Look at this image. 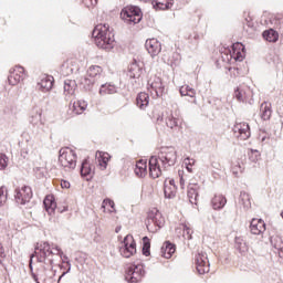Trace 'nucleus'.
<instances>
[{"label": "nucleus", "mask_w": 283, "mask_h": 283, "mask_svg": "<svg viewBox=\"0 0 283 283\" xmlns=\"http://www.w3.org/2000/svg\"><path fill=\"white\" fill-rule=\"evenodd\" d=\"M211 203H212V209L214 210L224 209V206L227 205V197L222 195H216L212 198Z\"/></svg>", "instance_id": "obj_27"}, {"label": "nucleus", "mask_w": 283, "mask_h": 283, "mask_svg": "<svg viewBox=\"0 0 283 283\" xmlns=\"http://www.w3.org/2000/svg\"><path fill=\"white\" fill-rule=\"evenodd\" d=\"M262 35L269 43H275L277 42V39H280V34L273 29L265 30Z\"/></svg>", "instance_id": "obj_34"}, {"label": "nucleus", "mask_w": 283, "mask_h": 283, "mask_svg": "<svg viewBox=\"0 0 283 283\" xmlns=\"http://www.w3.org/2000/svg\"><path fill=\"white\" fill-rule=\"evenodd\" d=\"M272 63H274V65H280V63H282V61L280 60V56H277V55H274L273 57H272Z\"/></svg>", "instance_id": "obj_57"}, {"label": "nucleus", "mask_w": 283, "mask_h": 283, "mask_svg": "<svg viewBox=\"0 0 283 283\" xmlns=\"http://www.w3.org/2000/svg\"><path fill=\"white\" fill-rule=\"evenodd\" d=\"M143 75V66H139L138 62H134L128 67L127 76L129 78H140Z\"/></svg>", "instance_id": "obj_24"}, {"label": "nucleus", "mask_w": 283, "mask_h": 283, "mask_svg": "<svg viewBox=\"0 0 283 283\" xmlns=\"http://www.w3.org/2000/svg\"><path fill=\"white\" fill-rule=\"evenodd\" d=\"M182 229L185 240H191V235H193V230H191V228H189L187 224H182Z\"/></svg>", "instance_id": "obj_48"}, {"label": "nucleus", "mask_w": 283, "mask_h": 283, "mask_svg": "<svg viewBox=\"0 0 283 283\" xmlns=\"http://www.w3.org/2000/svg\"><path fill=\"white\" fill-rule=\"evenodd\" d=\"M197 272L199 275H205V273H209V259L207 253L200 252L195 258Z\"/></svg>", "instance_id": "obj_14"}, {"label": "nucleus", "mask_w": 283, "mask_h": 283, "mask_svg": "<svg viewBox=\"0 0 283 283\" xmlns=\"http://www.w3.org/2000/svg\"><path fill=\"white\" fill-rule=\"evenodd\" d=\"M118 92V87L112 83L102 84L99 87V95L106 96V94H116Z\"/></svg>", "instance_id": "obj_29"}, {"label": "nucleus", "mask_w": 283, "mask_h": 283, "mask_svg": "<svg viewBox=\"0 0 283 283\" xmlns=\"http://www.w3.org/2000/svg\"><path fill=\"white\" fill-rule=\"evenodd\" d=\"M120 19L126 23H140L143 21V11L136 6L125 7L120 12Z\"/></svg>", "instance_id": "obj_7"}, {"label": "nucleus", "mask_w": 283, "mask_h": 283, "mask_svg": "<svg viewBox=\"0 0 283 283\" xmlns=\"http://www.w3.org/2000/svg\"><path fill=\"white\" fill-rule=\"evenodd\" d=\"M92 36L94 38L95 45L101 50H114V45H116L114 30L109 28V24H97L92 32Z\"/></svg>", "instance_id": "obj_3"}, {"label": "nucleus", "mask_w": 283, "mask_h": 283, "mask_svg": "<svg viewBox=\"0 0 283 283\" xmlns=\"http://www.w3.org/2000/svg\"><path fill=\"white\" fill-rule=\"evenodd\" d=\"M135 174L138 178H145L147 176V163L139 160L135 166Z\"/></svg>", "instance_id": "obj_35"}, {"label": "nucleus", "mask_w": 283, "mask_h": 283, "mask_svg": "<svg viewBox=\"0 0 283 283\" xmlns=\"http://www.w3.org/2000/svg\"><path fill=\"white\" fill-rule=\"evenodd\" d=\"M74 92H76V81L65 80L64 81V94H65V96H73Z\"/></svg>", "instance_id": "obj_32"}, {"label": "nucleus", "mask_w": 283, "mask_h": 283, "mask_svg": "<svg viewBox=\"0 0 283 283\" xmlns=\"http://www.w3.org/2000/svg\"><path fill=\"white\" fill-rule=\"evenodd\" d=\"M165 2L161 1H156L154 4V8L156 10H169L170 8L174 7V0H164Z\"/></svg>", "instance_id": "obj_40"}, {"label": "nucleus", "mask_w": 283, "mask_h": 283, "mask_svg": "<svg viewBox=\"0 0 283 283\" xmlns=\"http://www.w3.org/2000/svg\"><path fill=\"white\" fill-rule=\"evenodd\" d=\"M81 176H92V166L87 159H84L81 165Z\"/></svg>", "instance_id": "obj_43"}, {"label": "nucleus", "mask_w": 283, "mask_h": 283, "mask_svg": "<svg viewBox=\"0 0 283 283\" xmlns=\"http://www.w3.org/2000/svg\"><path fill=\"white\" fill-rule=\"evenodd\" d=\"M101 74H103V69L98 65H92L91 67H88L86 76L98 81L101 78Z\"/></svg>", "instance_id": "obj_33"}, {"label": "nucleus", "mask_w": 283, "mask_h": 283, "mask_svg": "<svg viewBox=\"0 0 283 283\" xmlns=\"http://www.w3.org/2000/svg\"><path fill=\"white\" fill-rule=\"evenodd\" d=\"M2 258H6V249L0 243V260H2Z\"/></svg>", "instance_id": "obj_60"}, {"label": "nucleus", "mask_w": 283, "mask_h": 283, "mask_svg": "<svg viewBox=\"0 0 283 283\" xmlns=\"http://www.w3.org/2000/svg\"><path fill=\"white\" fill-rule=\"evenodd\" d=\"M146 227L150 233H156V231L165 227V217H163V213H160L158 210L148 212Z\"/></svg>", "instance_id": "obj_8"}, {"label": "nucleus", "mask_w": 283, "mask_h": 283, "mask_svg": "<svg viewBox=\"0 0 283 283\" xmlns=\"http://www.w3.org/2000/svg\"><path fill=\"white\" fill-rule=\"evenodd\" d=\"M8 81L9 85H19V83L25 81V69H23V66H15L10 71Z\"/></svg>", "instance_id": "obj_12"}, {"label": "nucleus", "mask_w": 283, "mask_h": 283, "mask_svg": "<svg viewBox=\"0 0 283 283\" xmlns=\"http://www.w3.org/2000/svg\"><path fill=\"white\" fill-rule=\"evenodd\" d=\"M103 205H106V207H111V209H114V207H116L114 200L112 199H104Z\"/></svg>", "instance_id": "obj_56"}, {"label": "nucleus", "mask_w": 283, "mask_h": 283, "mask_svg": "<svg viewBox=\"0 0 283 283\" xmlns=\"http://www.w3.org/2000/svg\"><path fill=\"white\" fill-rule=\"evenodd\" d=\"M240 171H242V167L240 166V164H235L234 166H232V174L234 176H238V174H240Z\"/></svg>", "instance_id": "obj_55"}, {"label": "nucleus", "mask_w": 283, "mask_h": 283, "mask_svg": "<svg viewBox=\"0 0 283 283\" xmlns=\"http://www.w3.org/2000/svg\"><path fill=\"white\" fill-rule=\"evenodd\" d=\"M179 93L181 96H190V98H196V90H193L189 85H184L179 88Z\"/></svg>", "instance_id": "obj_41"}, {"label": "nucleus", "mask_w": 283, "mask_h": 283, "mask_svg": "<svg viewBox=\"0 0 283 283\" xmlns=\"http://www.w3.org/2000/svg\"><path fill=\"white\" fill-rule=\"evenodd\" d=\"M38 90L41 92H50L54 87V77L52 75H44L41 77V81L38 82Z\"/></svg>", "instance_id": "obj_20"}, {"label": "nucleus", "mask_w": 283, "mask_h": 283, "mask_svg": "<svg viewBox=\"0 0 283 283\" xmlns=\"http://www.w3.org/2000/svg\"><path fill=\"white\" fill-rule=\"evenodd\" d=\"M157 123H163V116L159 115V116L157 117Z\"/></svg>", "instance_id": "obj_64"}, {"label": "nucleus", "mask_w": 283, "mask_h": 283, "mask_svg": "<svg viewBox=\"0 0 283 283\" xmlns=\"http://www.w3.org/2000/svg\"><path fill=\"white\" fill-rule=\"evenodd\" d=\"M43 111L40 107H34L31 111V115L29 117V122L33 127L41 128L43 127V119L41 118Z\"/></svg>", "instance_id": "obj_19"}, {"label": "nucleus", "mask_w": 283, "mask_h": 283, "mask_svg": "<svg viewBox=\"0 0 283 283\" xmlns=\"http://www.w3.org/2000/svg\"><path fill=\"white\" fill-rule=\"evenodd\" d=\"M34 258H36V250H34V253H32L30 255L29 269L31 271V275H32V273H34V266H32V262H33Z\"/></svg>", "instance_id": "obj_54"}, {"label": "nucleus", "mask_w": 283, "mask_h": 283, "mask_svg": "<svg viewBox=\"0 0 283 283\" xmlns=\"http://www.w3.org/2000/svg\"><path fill=\"white\" fill-rule=\"evenodd\" d=\"M266 231V223L262 219H252L250 222V232L253 235H261Z\"/></svg>", "instance_id": "obj_18"}, {"label": "nucleus", "mask_w": 283, "mask_h": 283, "mask_svg": "<svg viewBox=\"0 0 283 283\" xmlns=\"http://www.w3.org/2000/svg\"><path fill=\"white\" fill-rule=\"evenodd\" d=\"M150 249H151V242L149 241V237H144L143 249H142L143 255H145L146 258H149V255H151Z\"/></svg>", "instance_id": "obj_42"}, {"label": "nucleus", "mask_w": 283, "mask_h": 283, "mask_svg": "<svg viewBox=\"0 0 283 283\" xmlns=\"http://www.w3.org/2000/svg\"><path fill=\"white\" fill-rule=\"evenodd\" d=\"M161 256L169 260L174 253H176V245L169 241H166L161 247Z\"/></svg>", "instance_id": "obj_23"}, {"label": "nucleus", "mask_w": 283, "mask_h": 283, "mask_svg": "<svg viewBox=\"0 0 283 283\" xmlns=\"http://www.w3.org/2000/svg\"><path fill=\"white\" fill-rule=\"evenodd\" d=\"M189 41L193 43L195 45L198 43V40L200 39V35L197 32H193L189 35Z\"/></svg>", "instance_id": "obj_53"}, {"label": "nucleus", "mask_w": 283, "mask_h": 283, "mask_svg": "<svg viewBox=\"0 0 283 283\" xmlns=\"http://www.w3.org/2000/svg\"><path fill=\"white\" fill-rule=\"evenodd\" d=\"M145 48L150 56H158L163 50V45L155 38L146 40Z\"/></svg>", "instance_id": "obj_17"}, {"label": "nucleus", "mask_w": 283, "mask_h": 283, "mask_svg": "<svg viewBox=\"0 0 283 283\" xmlns=\"http://www.w3.org/2000/svg\"><path fill=\"white\" fill-rule=\"evenodd\" d=\"M136 105L139 109H145V107L149 105V94L144 92L139 93L136 97Z\"/></svg>", "instance_id": "obj_30"}, {"label": "nucleus", "mask_w": 283, "mask_h": 283, "mask_svg": "<svg viewBox=\"0 0 283 283\" xmlns=\"http://www.w3.org/2000/svg\"><path fill=\"white\" fill-rule=\"evenodd\" d=\"M6 191V187H0V207H3L8 200V193Z\"/></svg>", "instance_id": "obj_49"}, {"label": "nucleus", "mask_w": 283, "mask_h": 283, "mask_svg": "<svg viewBox=\"0 0 283 283\" xmlns=\"http://www.w3.org/2000/svg\"><path fill=\"white\" fill-rule=\"evenodd\" d=\"M261 112V118L262 120H270L271 115L273 114V111L271 109V104H268L266 102H263L260 106Z\"/></svg>", "instance_id": "obj_31"}, {"label": "nucleus", "mask_w": 283, "mask_h": 283, "mask_svg": "<svg viewBox=\"0 0 283 283\" xmlns=\"http://www.w3.org/2000/svg\"><path fill=\"white\" fill-rule=\"evenodd\" d=\"M232 129L237 134V138H241V140H247L251 137V127L247 122L237 123Z\"/></svg>", "instance_id": "obj_16"}, {"label": "nucleus", "mask_w": 283, "mask_h": 283, "mask_svg": "<svg viewBox=\"0 0 283 283\" xmlns=\"http://www.w3.org/2000/svg\"><path fill=\"white\" fill-rule=\"evenodd\" d=\"M35 258L40 266L36 269V273L32 272V277L34 282L39 283V277L40 280H45L48 271H52V264H54V251H52L50 242L36 243Z\"/></svg>", "instance_id": "obj_2"}, {"label": "nucleus", "mask_w": 283, "mask_h": 283, "mask_svg": "<svg viewBox=\"0 0 283 283\" xmlns=\"http://www.w3.org/2000/svg\"><path fill=\"white\" fill-rule=\"evenodd\" d=\"M76 151L70 148H61L59 163L64 169H76Z\"/></svg>", "instance_id": "obj_6"}, {"label": "nucleus", "mask_w": 283, "mask_h": 283, "mask_svg": "<svg viewBox=\"0 0 283 283\" xmlns=\"http://www.w3.org/2000/svg\"><path fill=\"white\" fill-rule=\"evenodd\" d=\"M87 109V102L84 99H78L73 104L74 114H83Z\"/></svg>", "instance_id": "obj_37"}, {"label": "nucleus", "mask_w": 283, "mask_h": 283, "mask_svg": "<svg viewBox=\"0 0 283 283\" xmlns=\"http://www.w3.org/2000/svg\"><path fill=\"white\" fill-rule=\"evenodd\" d=\"M145 277V265L143 263H132L127 266L125 280L128 283L142 282Z\"/></svg>", "instance_id": "obj_5"}, {"label": "nucleus", "mask_w": 283, "mask_h": 283, "mask_svg": "<svg viewBox=\"0 0 283 283\" xmlns=\"http://www.w3.org/2000/svg\"><path fill=\"white\" fill-rule=\"evenodd\" d=\"M177 187L176 186H164V195L165 198H168L169 200H171V198H176V191H177Z\"/></svg>", "instance_id": "obj_44"}, {"label": "nucleus", "mask_w": 283, "mask_h": 283, "mask_svg": "<svg viewBox=\"0 0 283 283\" xmlns=\"http://www.w3.org/2000/svg\"><path fill=\"white\" fill-rule=\"evenodd\" d=\"M234 249L239 253L242 264H244L247 269H251L253 266V256L249 253V243L244 237L234 238Z\"/></svg>", "instance_id": "obj_4"}, {"label": "nucleus", "mask_w": 283, "mask_h": 283, "mask_svg": "<svg viewBox=\"0 0 283 283\" xmlns=\"http://www.w3.org/2000/svg\"><path fill=\"white\" fill-rule=\"evenodd\" d=\"M180 187H181V189H185V179L181 177L180 178Z\"/></svg>", "instance_id": "obj_63"}, {"label": "nucleus", "mask_w": 283, "mask_h": 283, "mask_svg": "<svg viewBox=\"0 0 283 283\" xmlns=\"http://www.w3.org/2000/svg\"><path fill=\"white\" fill-rule=\"evenodd\" d=\"M232 48H233L232 59H234V61H243L244 56L242 55V52H240V48L241 50H244V45H242V43H237V44H233Z\"/></svg>", "instance_id": "obj_39"}, {"label": "nucleus", "mask_w": 283, "mask_h": 283, "mask_svg": "<svg viewBox=\"0 0 283 283\" xmlns=\"http://www.w3.org/2000/svg\"><path fill=\"white\" fill-rule=\"evenodd\" d=\"M250 160L252 163H258V160H260V151L259 150H251L250 156H249Z\"/></svg>", "instance_id": "obj_50"}, {"label": "nucleus", "mask_w": 283, "mask_h": 283, "mask_svg": "<svg viewBox=\"0 0 283 283\" xmlns=\"http://www.w3.org/2000/svg\"><path fill=\"white\" fill-rule=\"evenodd\" d=\"M8 163H10V158H8L6 154L0 153V171L8 168Z\"/></svg>", "instance_id": "obj_47"}, {"label": "nucleus", "mask_w": 283, "mask_h": 283, "mask_svg": "<svg viewBox=\"0 0 283 283\" xmlns=\"http://www.w3.org/2000/svg\"><path fill=\"white\" fill-rule=\"evenodd\" d=\"M66 269L67 270L60 275L59 282H61V280H63V277H65V275L72 271V263L70 261H66Z\"/></svg>", "instance_id": "obj_51"}, {"label": "nucleus", "mask_w": 283, "mask_h": 283, "mask_svg": "<svg viewBox=\"0 0 283 283\" xmlns=\"http://www.w3.org/2000/svg\"><path fill=\"white\" fill-rule=\"evenodd\" d=\"M178 163V151L174 147H164L158 153V156H151L148 161L150 178H160L164 171L171 169Z\"/></svg>", "instance_id": "obj_1"}, {"label": "nucleus", "mask_w": 283, "mask_h": 283, "mask_svg": "<svg viewBox=\"0 0 283 283\" xmlns=\"http://www.w3.org/2000/svg\"><path fill=\"white\" fill-rule=\"evenodd\" d=\"M61 187H62V189H70V181L62 180L61 181Z\"/></svg>", "instance_id": "obj_59"}, {"label": "nucleus", "mask_w": 283, "mask_h": 283, "mask_svg": "<svg viewBox=\"0 0 283 283\" xmlns=\"http://www.w3.org/2000/svg\"><path fill=\"white\" fill-rule=\"evenodd\" d=\"M123 258H132L136 253V241L132 234H127L123 240V247L119 249Z\"/></svg>", "instance_id": "obj_10"}, {"label": "nucleus", "mask_w": 283, "mask_h": 283, "mask_svg": "<svg viewBox=\"0 0 283 283\" xmlns=\"http://www.w3.org/2000/svg\"><path fill=\"white\" fill-rule=\"evenodd\" d=\"M15 202L18 205H25L32 200V188L29 186H23L21 189H15Z\"/></svg>", "instance_id": "obj_11"}, {"label": "nucleus", "mask_w": 283, "mask_h": 283, "mask_svg": "<svg viewBox=\"0 0 283 283\" xmlns=\"http://www.w3.org/2000/svg\"><path fill=\"white\" fill-rule=\"evenodd\" d=\"M184 165H186V169L189 174H193V166L196 165V159L187 157L184 160Z\"/></svg>", "instance_id": "obj_45"}, {"label": "nucleus", "mask_w": 283, "mask_h": 283, "mask_svg": "<svg viewBox=\"0 0 283 283\" xmlns=\"http://www.w3.org/2000/svg\"><path fill=\"white\" fill-rule=\"evenodd\" d=\"M43 205L49 216H52V213H54V211L56 210V201H54L53 196H46Z\"/></svg>", "instance_id": "obj_26"}, {"label": "nucleus", "mask_w": 283, "mask_h": 283, "mask_svg": "<svg viewBox=\"0 0 283 283\" xmlns=\"http://www.w3.org/2000/svg\"><path fill=\"white\" fill-rule=\"evenodd\" d=\"M109 161V157L107 156H101V159H98V163L104 169H107V163Z\"/></svg>", "instance_id": "obj_52"}, {"label": "nucleus", "mask_w": 283, "mask_h": 283, "mask_svg": "<svg viewBox=\"0 0 283 283\" xmlns=\"http://www.w3.org/2000/svg\"><path fill=\"white\" fill-rule=\"evenodd\" d=\"M165 123L167 127L174 129V127H178V125H180V115L178 113H170L166 116Z\"/></svg>", "instance_id": "obj_25"}, {"label": "nucleus", "mask_w": 283, "mask_h": 283, "mask_svg": "<svg viewBox=\"0 0 283 283\" xmlns=\"http://www.w3.org/2000/svg\"><path fill=\"white\" fill-rule=\"evenodd\" d=\"M147 90L150 93L151 98H160V96L165 94V84H163L160 77H154L148 81Z\"/></svg>", "instance_id": "obj_9"}, {"label": "nucleus", "mask_w": 283, "mask_h": 283, "mask_svg": "<svg viewBox=\"0 0 283 283\" xmlns=\"http://www.w3.org/2000/svg\"><path fill=\"white\" fill-rule=\"evenodd\" d=\"M50 247H51V251H53V253H54L53 255H59L61 258L63 264H67V262H70L67 255L63 254V250H61V248H59V245L52 243V244H50Z\"/></svg>", "instance_id": "obj_38"}, {"label": "nucleus", "mask_w": 283, "mask_h": 283, "mask_svg": "<svg viewBox=\"0 0 283 283\" xmlns=\"http://www.w3.org/2000/svg\"><path fill=\"white\" fill-rule=\"evenodd\" d=\"M98 3V0H86V6H96Z\"/></svg>", "instance_id": "obj_61"}, {"label": "nucleus", "mask_w": 283, "mask_h": 283, "mask_svg": "<svg viewBox=\"0 0 283 283\" xmlns=\"http://www.w3.org/2000/svg\"><path fill=\"white\" fill-rule=\"evenodd\" d=\"M253 93L249 87H242L238 86L237 90H234V98L239 101V103H249L250 105H253Z\"/></svg>", "instance_id": "obj_13"}, {"label": "nucleus", "mask_w": 283, "mask_h": 283, "mask_svg": "<svg viewBox=\"0 0 283 283\" xmlns=\"http://www.w3.org/2000/svg\"><path fill=\"white\" fill-rule=\"evenodd\" d=\"M199 191L200 186L198 184L188 185V199L191 205H198Z\"/></svg>", "instance_id": "obj_21"}, {"label": "nucleus", "mask_w": 283, "mask_h": 283, "mask_svg": "<svg viewBox=\"0 0 283 283\" xmlns=\"http://www.w3.org/2000/svg\"><path fill=\"white\" fill-rule=\"evenodd\" d=\"M81 67L78 66V62L76 60H67L64 62L60 69V73L62 76H72V74H77Z\"/></svg>", "instance_id": "obj_15"}, {"label": "nucleus", "mask_w": 283, "mask_h": 283, "mask_svg": "<svg viewBox=\"0 0 283 283\" xmlns=\"http://www.w3.org/2000/svg\"><path fill=\"white\" fill-rule=\"evenodd\" d=\"M172 59H175V65H178V63H180V54L172 53Z\"/></svg>", "instance_id": "obj_58"}, {"label": "nucleus", "mask_w": 283, "mask_h": 283, "mask_svg": "<svg viewBox=\"0 0 283 283\" xmlns=\"http://www.w3.org/2000/svg\"><path fill=\"white\" fill-rule=\"evenodd\" d=\"M98 83V80L94 77H90L88 75L81 78V85H83L86 92H92L94 90V85Z\"/></svg>", "instance_id": "obj_28"}, {"label": "nucleus", "mask_w": 283, "mask_h": 283, "mask_svg": "<svg viewBox=\"0 0 283 283\" xmlns=\"http://www.w3.org/2000/svg\"><path fill=\"white\" fill-rule=\"evenodd\" d=\"M243 30L249 34H253L255 32V27L253 25V21L245 19V22L243 23Z\"/></svg>", "instance_id": "obj_46"}, {"label": "nucleus", "mask_w": 283, "mask_h": 283, "mask_svg": "<svg viewBox=\"0 0 283 283\" xmlns=\"http://www.w3.org/2000/svg\"><path fill=\"white\" fill-rule=\"evenodd\" d=\"M168 187H176V180L170 179Z\"/></svg>", "instance_id": "obj_62"}, {"label": "nucleus", "mask_w": 283, "mask_h": 283, "mask_svg": "<svg viewBox=\"0 0 283 283\" xmlns=\"http://www.w3.org/2000/svg\"><path fill=\"white\" fill-rule=\"evenodd\" d=\"M239 205L243 206V209H251V197L247 191H241L239 197Z\"/></svg>", "instance_id": "obj_36"}, {"label": "nucleus", "mask_w": 283, "mask_h": 283, "mask_svg": "<svg viewBox=\"0 0 283 283\" xmlns=\"http://www.w3.org/2000/svg\"><path fill=\"white\" fill-rule=\"evenodd\" d=\"M271 245L273 247V249H275L276 253H279V258H281V260H283V240L282 237L275 234L272 235L270 239Z\"/></svg>", "instance_id": "obj_22"}]
</instances>
